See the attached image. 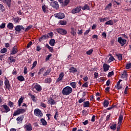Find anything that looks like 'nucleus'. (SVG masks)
<instances>
[{
    "label": "nucleus",
    "mask_w": 131,
    "mask_h": 131,
    "mask_svg": "<svg viewBox=\"0 0 131 131\" xmlns=\"http://www.w3.org/2000/svg\"><path fill=\"white\" fill-rule=\"evenodd\" d=\"M42 90V87L37 83H34L32 85V91L34 93H39Z\"/></svg>",
    "instance_id": "nucleus-1"
},
{
    "label": "nucleus",
    "mask_w": 131,
    "mask_h": 131,
    "mask_svg": "<svg viewBox=\"0 0 131 131\" xmlns=\"http://www.w3.org/2000/svg\"><path fill=\"white\" fill-rule=\"evenodd\" d=\"M72 93V89L69 86H67L62 90V94L63 96H69Z\"/></svg>",
    "instance_id": "nucleus-2"
},
{
    "label": "nucleus",
    "mask_w": 131,
    "mask_h": 131,
    "mask_svg": "<svg viewBox=\"0 0 131 131\" xmlns=\"http://www.w3.org/2000/svg\"><path fill=\"white\" fill-rule=\"evenodd\" d=\"M5 80L4 81V89H5V91H11L12 86H11V84H10V81L7 79V77H5Z\"/></svg>",
    "instance_id": "nucleus-3"
},
{
    "label": "nucleus",
    "mask_w": 131,
    "mask_h": 131,
    "mask_svg": "<svg viewBox=\"0 0 131 131\" xmlns=\"http://www.w3.org/2000/svg\"><path fill=\"white\" fill-rule=\"evenodd\" d=\"M1 111L3 113H8V112L11 111V109H10V107L8 105L4 104L1 106Z\"/></svg>",
    "instance_id": "nucleus-4"
},
{
    "label": "nucleus",
    "mask_w": 131,
    "mask_h": 131,
    "mask_svg": "<svg viewBox=\"0 0 131 131\" xmlns=\"http://www.w3.org/2000/svg\"><path fill=\"white\" fill-rule=\"evenodd\" d=\"M122 121H123V116L120 115L118 118L117 131H119L120 130V126H121V123H122Z\"/></svg>",
    "instance_id": "nucleus-5"
},
{
    "label": "nucleus",
    "mask_w": 131,
    "mask_h": 131,
    "mask_svg": "<svg viewBox=\"0 0 131 131\" xmlns=\"http://www.w3.org/2000/svg\"><path fill=\"white\" fill-rule=\"evenodd\" d=\"M25 112H26V109L18 108L17 111L14 112L13 116H17V115H19V114H23Z\"/></svg>",
    "instance_id": "nucleus-6"
},
{
    "label": "nucleus",
    "mask_w": 131,
    "mask_h": 131,
    "mask_svg": "<svg viewBox=\"0 0 131 131\" xmlns=\"http://www.w3.org/2000/svg\"><path fill=\"white\" fill-rule=\"evenodd\" d=\"M24 128L25 131H32L33 127L32 125L30 123H27L24 126Z\"/></svg>",
    "instance_id": "nucleus-7"
},
{
    "label": "nucleus",
    "mask_w": 131,
    "mask_h": 131,
    "mask_svg": "<svg viewBox=\"0 0 131 131\" xmlns=\"http://www.w3.org/2000/svg\"><path fill=\"white\" fill-rule=\"evenodd\" d=\"M34 114L38 117H42V113L41 112V111L38 108H36L34 110Z\"/></svg>",
    "instance_id": "nucleus-8"
},
{
    "label": "nucleus",
    "mask_w": 131,
    "mask_h": 131,
    "mask_svg": "<svg viewBox=\"0 0 131 131\" xmlns=\"http://www.w3.org/2000/svg\"><path fill=\"white\" fill-rule=\"evenodd\" d=\"M81 11V6H78L76 8L73 9L71 11L72 14H77V13H79Z\"/></svg>",
    "instance_id": "nucleus-9"
},
{
    "label": "nucleus",
    "mask_w": 131,
    "mask_h": 131,
    "mask_svg": "<svg viewBox=\"0 0 131 131\" xmlns=\"http://www.w3.org/2000/svg\"><path fill=\"white\" fill-rule=\"evenodd\" d=\"M118 42H119V43H120V45L122 47L126 43V40L122 38L121 37H120L118 38Z\"/></svg>",
    "instance_id": "nucleus-10"
},
{
    "label": "nucleus",
    "mask_w": 131,
    "mask_h": 131,
    "mask_svg": "<svg viewBox=\"0 0 131 131\" xmlns=\"http://www.w3.org/2000/svg\"><path fill=\"white\" fill-rule=\"evenodd\" d=\"M54 16L58 18V19H63V18L65 17V14L62 12H59L58 13H55Z\"/></svg>",
    "instance_id": "nucleus-11"
},
{
    "label": "nucleus",
    "mask_w": 131,
    "mask_h": 131,
    "mask_svg": "<svg viewBox=\"0 0 131 131\" xmlns=\"http://www.w3.org/2000/svg\"><path fill=\"white\" fill-rule=\"evenodd\" d=\"M64 75L63 72H61L59 75L58 78L56 80V82H61V81L63 80Z\"/></svg>",
    "instance_id": "nucleus-12"
},
{
    "label": "nucleus",
    "mask_w": 131,
    "mask_h": 131,
    "mask_svg": "<svg viewBox=\"0 0 131 131\" xmlns=\"http://www.w3.org/2000/svg\"><path fill=\"white\" fill-rule=\"evenodd\" d=\"M57 32L59 33V34H61V35H66L67 31L64 29L60 28L57 30Z\"/></svg>",
    "instance_id": "nucleus-13"
},
{
    "label": "nucleus",
    "mask_w": 131,
    "mask_h": 131,
    "mask_svg": "<svg viewBox=\"0 0 131 131\" xmlns=\"http://www.w3.org/2000/svg\"><path fill=\"white\" fill-rule=\"evenodd\" d=\"M51 6L54 9H56V10H58V9H59V4L56 1L52 2L51 3Z\"/></svg>",
    "instance_id": "nucleus-14"
},
{
    "label": "nucleus",
    "mask_w": 131,
    "mask_h": 131,
    "mask_svg": "<svg viewBox=\"0 0 131 131\" xmlns=\"http://www.w3.org/2000/svg\"><path fill=\"white\" fill-rule=\"evenodd\" d=\"M15 30L17 32H20L21 30H24V27L21 25H17L15 27Z\"/></svg>",
    "instance_id": "nucleus-15"
},
{
    "label": "nucleus",
    "mask_w": 131,
    "mask_h": 131,
    "mask_svg": "<svg viewBox=\"0 0 131 131\" xmlns=\"http://www.w3.org/2000/svg\"><path fill=\"white\" fill-rule=\"evenodd\" d=\"M110 68V66L108 65L107 63H103V71L104 72H107L109 70V69Z\"/></svg>",
    "instance_id": "nucleus-16"
},
{
    "label": "nucleus",
    "mask_w": 131,
    "mask_h": 131,
    "mask_svg": "<svg viewBox=\"0 0 131 131\" xmlns=\"http://www.w3.org/2000/svg\"><path fill=\"white\" fill-rule=\"evenodd\" d=\"M70 33L73 36H76V29L73 27H71Z\"/></svg>",
    "instance_id": "nucleus-17"
},
{
    "label": "nucleus",
    "mask_w": 131,
    "mask_h": 131,
    "mask_svg": "<svg viewBox=\"0 0 131 131\" xmlns=\"http://www.w3.org/2000/svg\"><path fill=\"white\" fill-rule=\"evenodd\" d=\"M49 38V35L45 34L40 37V38H39V41L40 42L42 40H45Z\"/></svg>",
    "instance_id": "nucleus-18"
},
{
    "label": "nucleus",
    "mask_w": 131,
    "mask_h": 131,
    "mask_svg": "<svg viewBox=\"0 0 131 131\" xmlns=\"http://www.w3.org/2000/svg\"><path fill=\"white\" fill-rule=\"evenodd\" d=\"M18 53V49H17L16 46H14L13 48L12 51H11V55H15V54H17Z\"/></svg>",
    "instance_id": "nucleus-19"
},
{
    "label": "nucleus",
    "mask_w": 131,
    "mask_h": 131,
    "mask_svg": "<svg viewBox=\"0 0 131 131\" xmlns=\"http://www.w3.org/2000/svg\"><path fill=\"white\" fill-rule=\"evenodd\" d=\"M1 2H3V3H4V4H7L8 8L11 7V0H0Z\"/></svg>",
    "instance_id": "nucleus-20"
},
{
    "label": "nucleus",
    "mask_w": 131,
    "mask_h": 131,
    "mask_svg": "<svg viewBox=\"0 0 131 131\" xmlns=\"http://www.w3.org/2000/svg\"><path fill=\"white\" fill-rule=\"evenodd\" d=\"M48 104H50V105H55L56 103L53 98H50L48 101Z\"/></svg>",
    "instance_id": "nucleus-21"
},
{
    "label": "nucleus",
    "mask_w": 131,
    "mask_h": 131,
    "mask_svg": "<svg viewBox=\"0 0 131 131\" xmlns=\"http://www.w3.org/2000/svg\"><path fill=\"white\" fill-rule=\"evenodd\" d=\"M121 81H122V80L120 79L119 81L117 82L116 86L117 90H121V89H122V86L120 85V82H121Z\"/></svg>",
    "instance_id": "nucleus-22"
},
{
    "label": "nucleus",
    "mask_w": 131,
    "mask_h": 131,
    "mask_svg": "<svg viewBox=\"0 0 131 131\" xmlns=\"http://www.w3.org/2000/svg\"><path fill=\"white\" fill-rule=\"evenodd\" d=\"M7 28L9 30H13V29L14 28V25L12 23H9L7 25Z\"/></svg>",
    "instance_id": "nucleus-23"
},
{
    "label": "nucleus",
    "mask_w": 131,
    "mask_h": 131,
    "mask_svg": "<svg viewBox=\"0 0 131 131\" xmlns=\"http://www.w3.org/2000/svg\"><path fill=\"white\" fill-rule=\"evenodd\" d=\"M69 72L70 73H75V72H77V69L74 67H72L70 68Z\"/></svg>",
    "instance_id": "nucleus-24"
},
{
    "label": "nucleus",
    "mask_w": 131,
    "mask_h": 131,
    "mask_svg": "<svg viewBox=\"0 0 131 131\" xmlns=\"http://www.w3.org/2000/svg\"><path fill=\"white\" fill-rule=\"evenodd\" d=\"M121 78H127V73L126 71H124L121 74Z\"/></svg>",
    "instance_id": "nucleus-25"
},
{
    "label": "nucleus",
    "mask_w": 131,
    "mask_h": 131,
    "mask_svg": "<svg viewBox=\"0 0 131 131\" xmlns=\"http://www.w3.org/2000/svg\"><path fill=\"white\" fill-rule=\"evenodd\" d=\"M110 18L109 17L107 16L105 17H101L99 18L100 22H104V21H108V20H110Z\"/></svg>",
    "instance_id": "nucleus-26"
},
{
    "label": "nucleus",
    "mask_w": 131,
    "mask_h": 131,
    "mask_svg": "<svg viewBox=\"0 0 131 131\" xmlns=\"http://www.w3.org/2000/svg\"><path fill=\"white\" fill-rule=\"evenodd\" d=\"M108 56H110V57L108 59V63H111V62H113V61L115 60V58L112 56V54L110 53Z\"/></svg>",
    "instance_id": "nucleus-27"
},
{
    "label": "nucleus",
    "mask_w": 131,
    "mask_h": 131,
    "mask_svg": "<svg viewBox=\"0 0 131 131\" xmlns=\"http://www.w3.org/2000/svg\"><path fill=\"white\" fill-rule=\"evenodd\" d=\"M48 6L46 5H43L42 6V10L44 13H47V11H48Z\"/></svg>",
    "instance_id": "nucleus-28"
},
{
    "label": "nucleus",
    "mask_w": 131,
    "mask_h": 131,
    "mask_svg": "<svg viewBox=\"0 0 131 131\" xmlns=\"http://www.w3.org/2000/svg\"><path fill=\"white\" fill-rule=\"evenodd\" d=\"M83 107L84 108H89L90 107V101H87L83 102Z\"/></svg>",
    "instance_id": "nucleus-29"
},
{
    "label": "nucleus",
    "mask_w": 131,
    "mask_h": 131,
    "mask_svg": "<svg viewBox=\"0 0 131 131\" xmlns=\"http://www.w3.org/2000/svg\"><path fill=\"white\" fill-rule=\"evenodd\" d=\"M113 24H114V23H113V20H109L106 22H105V23L104 24V25L105 26H106V25H113Z\"/></svg>",
    "instance_id": "nucleus-30"
},
{
    "label": "nucleus",
    "mask_w": 131,
    "mask_h": 131,
    "mask_svg": "<svg viewBox=\"0 0 131 131\" xmlns=\"http://www.w3.org/2000/svg\"><path fill=\"white\" fill-rule=\"evenodd\" d=\"M82 9L83 11H84L85 10H88V11H90L91 10V8H90V6L88 5V4H85L82 8Z\"/></svg>",
    "instance_id": "nucleus-31"
},
{
    "label": "nucleus",
    "mask_w": 131,
    "mask_h": 131,
    "mask_svg": "<svg viewBox=\"0 0 131 131\" xmlns=\"http://www.w3.org/2000/svg\"><path fill=\"white\" fill-rule=\"evenodd\" d=\"M24 100V97H21L18 100V106L19 107H21V104L23 103V100Z\"/></svg>",
    "instance_id": "nucleus-32"
},
{
    "label": "nucleus",
    "mask_w": 131,
    "mask_h": 131,
    "mask_svg": "<svg viewBox=\"0 0 131 131\" xmlns=\"http://www.w3.org/2000/svg\"><path fill=\"white\" fill-rule=\"evenodd\" d=\"M46 47L49 50L50 52L51 53L54 52V49H53V47H51L49 44H46Z\"/></svg>",
    "instance_id": "nucleus-33"
},
{
    "label": "nucleus",
    "mask_w": 131,
    "mask_h": 131,
    "mask_svg": "<svg viewBox=\"0 0 131 131\" xmlns=\"http://www.w3.org/2000/svg\"><path fill=\"white\" fill-rule=\"evenodd\" d=\"M55 40L54 39H51L49 41V45L51 47H54V46H55Z\"/></svg>",
    "instance_id": "nucleus-34"
},
{
    "label": "nucleus",
    "mask_w": 131,
    "mask_h": 131,
    "mask_svg": "<svg viewBox=\"0 0 131 131\" xmlns=\"http://www.w3.org/2000/svg\"><path fill=\"white\" fill-rule=\"evenodd\" d=\"M29 96H30V97H31L32 101H33V102H36V99H35V96L31 94V93H29Z\"/></svg>",
    "instance_id": "nucleus-35"
},
{
    "label": "nucleus",
    "mask_w": 131,
    "mask_h": 131,
    "mask_svg": "<svg viewBox=\"0 0 131 131\" xmlns=\"http://www.w3.org/2000/svg\"><path fill=\"white\" fill-rule=\"evenodd\" d=\"M17 79L19 81H24V80H25V78H24V77L22 75L18 76Z\"/></svg>",
    "instance_id": "nucleus-36"
},
{
    "label": "nucleus",
    "mask_w": 131,
    "mask_h": 131,
    "mask_svg": "<svg viewBox=\"0 0 131 131\" xmlns=\"http://www.w3.org/2000/svg\"><path fill=\"white\" fill-rule=\"evenodd\" d=\"M20 20H21V18H20L19 17H15L13 19L14 23H19Z\"/></svg>",
    "instance_id": "nucleus-37"
},
{
    "label": "nucleus",
    "mask_w": 131,
    "mask_h": 131,
    "mask_svg": "<svg viewBox=\"0 0 131 131\" xmlns=\"http://www.w3.org/2000/svg\"><path fill=\"white\" fill-rule=\"evenodd\" d=\"M50 73H51V69H49L47 70L45 73H44V74H43V76H47V75H49Z\"/></svg>",
    "instance_id": "nucleus-38"
},
{
    "label": "nucleus",
    "mask_w": 131,
    "mask_h": 131,
    "mask_svg": "<svg viewBox=\"0 0 131 131\" xmlns=\"http://www.w3.org/2000/svg\"><path fill=\"white\" fill-rule=\"evenodd\" d=\"M45 82L46 83H51L52 82V78H47L45 79Z\"/></svg>",
    "instance_id": "nucleus-39"
},
{
    "label": "nucleus",
    "mask_w": 131,
    "mask_h": 131,
    "mask_svg": "<svg viewBox=\"0 0 131 131\" xmlns=\"http://www.w3.org/2000/svg\"><path fill=\"white\" fill-rule=\"evenodd\" d=\"M70 84L73 89H75L76 88V82H71Z\"/></svg>",
    "instance_id": "nucleus-40"
},
{
    "label": "nucleus",
    "mask_w": 131,
    "mask_h": 131,
    "mask_svg": "<svg viewBox=\"0 0 131 131\" xmlns=\"http://www.w3.org/2000/svg\"><path fill=\"white\" fill-rule=\"evenodd\" d=\"M108 105H109V101H108V100H104L103 102L104 107H108Z\"/></svg>",
    "instance_id": "nucleus-41"
},
{
    "label": "nucleus",
    "mask_w": 131,
    "mask_h": 131,
    "mask_svg": "<svg viewBox=\"0 0 131 131\" xmlns=\"http://www.w3.org/2000/svg\"><path fill=\"white\" fill-rule=\"evenodd\" d=\"M116 56L118 57V60L119 61H121V60H122V54H117Z\"/></svg>",
    "instance_id": "nucleus-42"
},
{
    "label": "nucleus",
    "mask_w": 131,
    "mask_h": 131,
    "mask_svg": "<svg viewBox=\"0 0 131 131\" xmlns=\"http://www.w3.org/2000/svg\"><path fill=\"white\" fill-rule=\"evenodd\" d=\"M9 60H10L11 63H14L16 62V59H14V57H9Z\"/></svg>",
    "instance_id": "nucleus-43"
},
{
    "label": "nucleus",
    "mask_w": 131,
    "mask_h": 131,
    "mask_svg": "<svg viewBox=\"0 0 131 131\" xmlns=\"http://www.w3.org/2000/svg\"><path fill=\"white\" fill-rule=\"evenodd\" d=\"M36 65H37V61H35L33 64H32V67L31 68V69L32 70V69H34L35 67H36Z\"/></svg>",
    "instance_id": "nucleus-44"
},
{
    "label": "nucleus",
    "mask_w": 131,
    "mask_h": 131,
    "mask_svg": "<svg viewBox=\"0 0 131 131\" xmlns=\"http://www.w3.org/2000/svg\"><path fill=\"white\" fill-rule=\"evenodd\" d=\"M59 24H60V25H66L67 21H66V20H60Z\"/></svg>",
    "instance_id": "nucleus-45"
},
{
    "label": "nucleus",
    "mask_w": 131,
    "mask_h": 131,
    "mask_svg": "<svg viewBox=\"0 0 131 131\" xmlns=\"http://www.w3.org/2000/svg\"><path fill=\"white\" fill-rule=\"evenodd\" d=\"M7 51H8L7 48H3L1 49L0 53H1V54H5V53H7Z\"/></svg>",
    "instance_id": "nucleus-46"
},
{
    "label": "nucleus",
    "mask_w": 131,
    "mask_h": 131,
    "mask_svg": "<svg viewBox=\"0 0 131 131\" xmlns=\"http://www.w3.org/2000/svg\"><path fill=\"white\" fill-rule=\"evenodd\" d=\"M8 106H9L10 108H13V107H14V103L11 101H9L8 102Z\"/></svg>",
    "instance_id": "nucleus-47"
},
{
    "label": "nucleus",
    "mask_w": 131,
    "mask_h": 131,
    "mask_svg": "<svg viewBox=\"0 0 131 131\" xmlns=\"http://www.w3.org/2000/svg\"><path fill=\"white\" fill-rule=\"evenodd\" d=\"M40 121L42 123V125H47V123L45 119H41Z\"/></svg>",
    "instance_id": "nucleus-48"
},
{
    "label": "nucleus",
    "mask_w": 131,
    "mask_h": 131,
    "mask_svg": "<svg viewBox=\"0 0 131 131\" xmlns=\"http://www.w3.org/2000/svg\"><path fill=\"white\" fill-rule=\"evenodd\" d=\"M110 128L113 129V130H115V129H116V124H114L111 126Z\"/></svg>",
    "instance_id": "nucleus-49"
},
{
    "label": "nucleus",
    "mask_w": 131,
    "mask_h": 131,
    "mask_svg": "<svg viewBox=\"0 0 131 131\" xmlns=\"http://www.w3.org/2000/svg\"><path fill=\"white\" fill-rule=\"evenodd\" d=\"M93 52H94V50L93 49H90L86 52V54L87 55H92Z\"/></svg>",
    "instance_id": "nucleus-50"
},
{
    "label": "nucleus",
    "mask_w": 131,
    "mask_h": 131,
    "mask_svg": "<svg viewBox=\"0 0 131 131\" xmlns=\"http://www.w3.org/2000/svg\"><path fill=\"white\" fill-rule=\"evenodd\" d=\"M113 75H114V72L113 71L110 72L108 73L107 77H111Z\"/></svg>",
    "instance_id": "nucleus-51"
},
{
    "label": "nucleus",
    "mask_w": 131,
    "mask_h": 131,
    "mask_svg": "<svg viewBox=\"0 0 131 131\" xmlns=\"http://www.w3.org/2000/svg\"><path fill=\"white\" fill-rule=\"evenodd\" d=\"M128 90H129V88H128V86H126L125 90H124V94L125 95H127L128 92Z\"/></svg>",
    "instance_id": "nucleus-52"
},
{
    "label": "nucleus",
    "mask_w": 131,
    "mask_h": 131,
    "mask_svg": "<svg viewBox=\"0 0 131 131\" xmlns=\"http://www.w3.org/2000/svg\"><path fill=\"white\" fill-rule=\"evenodd\" d=\"M44 71L45 68H42L41 69H40L39 72H38V75H39V74H41V72H43Z\"/></svg>",
    "instance_id": "nucleus-53"
},
{
    "label": "nucleus",
    "mask_w": 131,
    "mask_h": 131,
    "mask_svg": "<svg viewBox=\"0 0 131 131\" xmlns=\"http://www.w3.org/2000/svg\"><path fill=\"white\" fill-rule=\"evenodd\" d=\"M131 67V63L128 62L126 65V69H129Z\"/></svg>",
    "instance_id": "nucleus-54"
},
{
    "label": "nucleus",
    "mask_w": 131,
    "mask_h": 131,
    "mask_svg": "<svg viewBox=\"0 0 131 131\" xmlns=\"http://www.w3.org/2000/svg\"><path fill=\"white\" fill-rule=\"evenodd\" d=\"M48 35L49 36V38H52L54 36V33L53 32L49 33Z\"/></svg>",
    "instance_id": "nucleus-55"
},
{
    "label": "nucleus",
    "mask_w": 131,
    "mask_h": 131,
    "mask_svg": "<svg viewBox=\"0 0 131 131\" xmlns=\"http://www.w3.org/2000/svg\"><path fill=\"white\" fill-rule=\"evenodd\" d=\"M6 27V23H2L1 25H0L1 29H4Z\"/></svg>",
    "instance_id": "nucleus-56"
},
{
    "label": "nucleus",
    "mask_w": 131,
    "mask_h": 131,
    "mask_svg": "<svg viewBox=\"0 0 131 131\" xmlns=\"http://www.w3.org/2000/svg\"><path fill=\"white\" fill-rule=\"evenodd\" d=\"M40 106H41V107H43V108H47V105L43 102H41Z\"/></svg>",
    "instance_id": "nucleus-57"
},
{
    "label": "nucleus",
    "mask_w": 131,
    "mask_h": 131,
    "mask_svg": "<svg viewBox=\"0 0 131 131\" xmlns=\"http://www.w3.org/2000/svg\"><path fill=\"white\" fill-rule=\"evenodd\" d=\"M84 101H85V98H80L79 101L78 102L79 103H82L83 102H84Z\"/></svg>",
    "instance_id": "nucleus-58"
},
{
    "label": "nucleus",
    "mask_w": 131,
    "mask_h": 131,
    "mask_svg": "<svg viewBox=\"0 0 131 131\" xmlns=\"http://www.w3.org/2000/svg\"><path fill=\"white\" fill-rule=\"evenodd\" d=\"M31 28H32V26H29L27 28H26L25 30V32H26V31H28V30H30Z\"/></svg>",
    "instance_id": "nucleus-59"
},
{
    "label": "nucleus",
    "mask_w": 131,
    "mask_h": 131,
    "mask_svg": "<svg viewBox=\"0 0 131 131\" xmlns=\"http://www.w3.org/2000/svg\"><path fill=\"white\" fill-rule=\"evenodd\" d=\"M78 33L77 34H78V35H81V34H82V29H81L80 30H78Z\"/></svg>",
    "instance_id": "nucleus-60"
},
{
    "label": "nucleus",
    "mask_w": 131,
    "mask_h": 131,
    "mask_svg": "<svg viewBox=\"0 0 131 131\" xmlns=\"http://www.w3.org/2000/svg\"><path fill=\"white\" fill-rule=\"evenodd\" d=\"M31 46H32V41H30L28 44L27 46V48L28 49H29V48H30V47H31Z\"/></svg>",
    "instance_id": "nucleus-61"
},
{
    "label": "nucleus",
    "mask_w": 131,
    "mask_h": 131,
    "mask_svg": "<svg viewBox=\"0 0 131 131\" xmlns=\"http://www.w3.org/2000/svg\"><path fill=\"white\" fill-rule=\"evenodd\" d=\"M83 88H88L89 86V84L88 82H85L83 85H82Z\"/></svg>",
    "instance_id": "nucleus-62"
},
{
    "label": "nucleus",
    "mask_w": 131,
    "mask_h": 131,
    "mask_svg": "<svg viewBox=\"0 0 131 131\" xmlns=\"http://www.w3.org/2000/svg\"><path fill=\"white\" fill-rule=\"evenodd\" d=\"M113 2L114 5H117L118 6H119V5H120V3L116 1V0H113Z\"/></svg>",
    "instance_id": "nucleus-63"
},
{
    "label": "nucleus",
    "mask_w": 131,
    "mask_h": 131,
    "mask_svg": "<svg viewBox=\"0 0 131 131\" xmlns=\"http://www.w3.org/2000/svg\"><path fill=\"white\" fill-rule=\"evenodd\" d=\"M51 57H52V54H49V55H48V56L46 58V61H49Z\"/></svg>",
    "instance_id": "nucleus-64"
}]
</instances>
